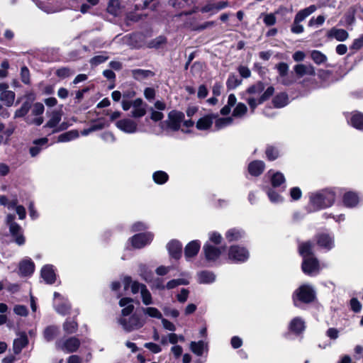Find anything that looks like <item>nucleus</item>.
I'll return each mask as SVG.
<instances>
[{
	"label": "nucleus",
	"mask_w": 363,
	"mask_h": 363,
	"mask_svg": "<svg viewBox=\"0 0 363 363\" xmlns=\"http://www.w3.org/2000/svg\"><path fill=\"white\" fill-rule=\"evenodd\" d=\"M316 10V6L315 5H311L303 10H301L298 11L295 18L296 20V22H301L303 21L306 17H308L310 14L313 13Z\"/></svg>",
	"instance_id": "nucleus-32"
},
{
	"label": "nucleus",
	"mask_w": 363,
	"mask_h": 363,
	"mask_svg": "<svg viewBox=\"0 0 363 363\" xmlns=\"http://www.w3.org/2000/svg\"><path fill=\"white\" fill-rule=\"evenodd\" d=\"M63 330L67 334H72L77 332L78 329L77 323L71 319H67L66 321L63 323Z\"/></svg>",
	"instance_id": "nucleus-34"
},
{
	"label": "nucleus",
	"mask_w": 363,
	"mask_h": 363,
	"mask_svg": "<svg viewBox=\"0 0 363 363\" xmlns=\"http://www.w3.org/2000/svg\"><path fill=\"white\" fill-rule=\"evenodd\" d=\"M119 323L127 332L140 328L144 325V322L136 314L132 315L128 319L121 318Z\"/></svg>",
	"instance_id": "nucleus-6"
},
{
	"label": "nucleus",
	"mask_w": 363,
	"mask_h": 363,
	"mask_svg": "<svg viewBox=\"0 0 363 363\" xmlns=\"http://www.w3.org/2000/svg\"><path fill=\"white\" fill-rule=\"evenodd\" d=\"M349 36L348 33L341 28H333L328 33V38H335L338 41H345Z\"/></svg>",
	"instance_id": "nucleus-22"
},
{
	"label": "nucleus",
	"mask_w": 363,
	"mask_h": 363,
	"mask_svg": "<svg viewBox=\"0 0 363 363\" xmlns=\"http://www.w3.org/2000/svg\"><path fill=\"white\" fill-rule=\"evenodd\" d=\"M298 252L303 259L313 257V244L309 241L301 243L298 246Z\"/></svg>",
	"instance_id": "nucleus-25"
},
{
	"label": "nucleus",
	"mask_w": 363,
	"mask_h": 363,
	"mask_svg": "<svg viewBox=\"0 0 363 363\" xmlns=\"http://www.w3.org/2000/svg\"><path fill=\"white\" fill-rule=\"evenodd\" d=\"M294 72L298 77L308 74L310 76H315V68L311 65L298 64L294 66Z\"/></svg>",
	"instance_id": "nucleus-15"
},
{
	"label": "nucleus",
	"mask_w": 363,
	"mask_h": 363,
	"mask_svg": "<svg viewBox=\"0 0 363 363\" xmlns=\"http://www.w3.org/2000/svg\"><path fill=\"white\" fill-rule=\"evenodd\" d=\"M70 308L71 306L67 303H61L55 307L57 312L63 315L69 313Z\"/></svg>",
	"instance_id": "nucleus-56"
},
{
	"label": "nucleus",
	"mask_w": 363,
	"mask_h": 363,
	"mask_svg": "<svg viewBox=\"0 0 363 363\" xmlns=\"http://www.w3.org/2000/svg\"><path fill=\"white\" fill-rule=\"evenodd\" d=\"M58 333L59 329L57 326L50 325L44 330L43 336L46 341L50 342L55 338Z\"/></svg>",
	"instance_id": "nucleus-31"
},
{
	"label": "nucleus",
	"mask_w": 363,
	"mask_h": 363,
	"mask_svg": "<svg viewBox=\"0 0 363 363\" xmlns=\"http://www.w3.org/2000/svg\"><path fill=\"white\" fill-rule=\"evenodd\" d=\"M284 182H285L284 176L283 175L282 173H281L279 172L274 173L271 178L272 185L274 187L279 186Z\"/></svg>",
	"instance_id": "nucleus-44"
},
{
	"label": "nucleus",
	"mask_w": 363,
	"mask_h": 363,
	"mask_svg": "<svg viewBox=\"0 0 363 363\" xmlns=\"http://www.w3.org/2000/svg\"><path fill=\"white\" fill-rule=\"evenodd\" d=\"M13 311L16 314L21 316H26L28 313L27 308L23 305L16 306L13 308Z\"/></svg>",
	"instance_id": "nucleus-58"
},
{
	"label": "nucleus",
	"mask_w": 363,
	"mask_h": 363,
	"mask_svg": "<svg viewBox=\"0 0 363 363\" xmlns=\"http://www.w3.org/2000/svg\"><path fill=\"white\" fill-rule=\"evenodd\" d=\"M167 250L170 256L178 259L182 256V245L177 240H172L167 244Z\"/></svg>",
	"instance_id": "nucleus-16"
},
{
	"label": "nucleus",
	"mask_w": 363,
	"mask_h": 363,
	"mask_svg": "<svg viewBox=\"0 0 363 363\" xmlns=\"http://www.w3.org/2000/svg\"><path fill=\"white\" fill-rule=\"evenodd\" d=\"M265 86L263 82H257L255 84L249 86L247 89V93L249 94H257L264 91Z\"/></svg>",
	"instance_id": "nucleus-42"
},
{
	"label": "nucleus",
	"mask_w": 363,
	"mask_h": 363,
	"mask_svg": "<svg viewBox=\"0 0 363 363\" xmlns=\"http://www.w3.org/2000/svg\"><path fill=\"white\" fill-rule=\"evenodd\" d=\"M267 194L270 201L273 203H279L283 200L282 197L272 189H269L267 192Z\"/></svg>",
	"instance_id": "nucleus-57"
},
{
	"label": "nucleus",
	"mask_w": 363,
	"mask_h": 363,
	"mask_svg": "<svg viewBox=\"0 0 363 363\" xmlns=\"http://www.w3.org/2000/svg\"><path fill=\"white\" fill-rule=\"evenodd\" d=\"M73 72L68 67H61L56 70L55 74L60 78H66L69 77Z\"/></svg>",
	"instance_id": "nucleus-55"
},
{
	"label": "nucleus",
	"mask_w": 363,
	"mask_h": 363,
	"mask_svg": "<svg viewBox=\"0 0 363 363\" xmlns=\"http://www.w3.org/2000/svg\"><path fill=\"white\" fill-rule=\"evenodd\" d=\"M31 108L30 102L26 101L22 104L21 107L17 109L14 113V118H22L24 117L29 111Z\"/></svg>",
	"instance_id": "nucleus-39"
},
{
	"label": "nucleus",
	"mask_w": 363,
	"mask_h": 363,
	"mask_svg": "<svg viewBox=\"0 0 363 363\" xmlns=\"http://www.w3.org/2000/svg\"><path fill=\"white\" fill-rule=\"evenodd\" d=\"M228 257L235 262H245L249 257V252L245 247L233 245L230 247Z\"/></svg>",
	"instance_id": "nucleus-7"
},
{
	"label": "nucleus",
	"mask_w": 363,
	"mask_h": 363,
	"mask_svg": "<svg viewBox=\"0 0 363 363\" xmlns=\"http://www.w3.org/2000/svg\"><path fill=\"white\" fill-rule=\"evenodd\" d=\"M276 67L278 70L279 77L281 78L280 82L286 86H289L292 84L294 82L293 79H289L287 77L289 72V66L285 62H279L276 65Z\"/></svg>",
	"instance_id": "nucleus-11"
},
{
	"label": "nucleus",
	"mask_w": 363,
	"mask_h": 363,
	"mask_svg": "<svg viewBox=\"0 0 363 363\" xmlns=\"http://www.w3.org/2000/svg\"><path fill=\"white\" fill-rule=\"evenodd\" d=\"M140 275L144 278V279L146 281H148L152 279V273L151 271L148 270L147 267L145 265H140Z\"/></svg>",
	"instance_id": "nucleus-52"
},
{
	"label": "nucleus",
	"mask_w": 363,
	"mask_h": 363,
	"mask_svg": "<svg viewBox=\"0 0 363 363\" xmlns=\"http://www.w3.org/2000/svg\"><path fill=\"white\" fill-rule=\"evenodd\" d=\"M200 250V243L198 240H193L188 243L184 248V255L186 259L195 257Z\"/></svg>",
	"instance_id": "nucleus-20"
},
{
	"label": "nucleus",
	"mask_w": 363,
	"mask_h": 363,
	"mask_svg": "<svg viewBox=\"0 0 363 363\" xmlns=\"http://www.w3.org/2000/svg\"><path fill=\"white\" fill-rule=\"evenodd\" d=\"M203 250L206 259L208 261H215L221 255V250L220 248L213 246L208 243L203 245Z\"/></svg>",
	"instance_id": "nucleus-13"
},
{
	"label": "nucleus",
	"mask_w": 363,
	"mask_h": 363,
	"mask_svg": "<svg viewBox=\"0 0 363 363\" xmlns=\"http://www.w3.org/2000/svg\"><path fill=\"white\" fill-rule=\"evenodd\" d=\"M35 269V264L31 259H23L19 263V272L21 276L31 275Z\"/></svg>",
	"instance_id": "nucleus-17"
},
{
	"label": "nucleus",
	"mask_w": 363,
	"mask_h": 363,
	"mask_svg": "<svg viewBox=\"0 0 363 363\" xmlns=\"http://www.w3.org/2000/svg\"><path fill=\"white\" fill-rule=\"evenodd\" d=\"M204 342L202 340L191 342L190 344L191 350L197 356H201L203 352Z\"/></svg>",
	"instance_id": "nucleus-41"
},
{
	"label": "nucleus",
	"mask_w": 363,
	"mask_h": 363,
	"mask_svg": "<svg viewBox=\"0 0 363 363\" xmlns=\"http://www.w3.org/2000/svg\"><path fill=\"white\" fill-rule=\"evenodd\" d=\"M288 95L286 93H280L272 99V104L275 108H279L288 104Z\"/></svg>",
	"instance_id": "nucleus-28"
},
{
	"label": "nucleus",
	"mask_w": 363,
	"mask_h": 363,
	"mask_svg": "<svg viewBox=\"0 0 363 363\" xmlns=\"http://www.w3.org/2000/svg\"><path fill=\"white\" fill-rule=\"evenodd\" d=\"M80 345V340L76 337H70L65 340L61 339L55 342L56 349L67 353L77 352Z\"/></svg>",
	"instance_id": "nucleus-5"
},
{
	"label": "nucleus",
	"mask_w": 363,
	"mask_h": 363,
	"mask_svg": "<svg viewBox=\"0 0 363 363\" xmlns=\"http://www.w3.org/2000/svg\"><path fill=\"white\" fill-rule=\"evenodd\" d=\"M296 298L301 302L310 303L315 300V292L312 286L304 284L298 287L294 294V301L296 306Z\"/></svg>",
	"instance_id": "nucleus-3"
},
{
	"label": "nucleus",
	"mask_w": 363,
	"mask_h": 363,
	"mask_svg": "<svg viewBox=\"0 0 363 363\" xmlns=\"http://www.w3.org/2000/svg\"><path fill=\"white\" fill-rule=\"evenodd\" d=\"M356 9L350 7L345 14V23L347 25H352L355 20Z\"/></svg>",
	"instance_id": "nucleus-50"
},
{
	"label": "nucleus",
	"mask_w": 363,
	"mask_h": 363,
	"mask_svg": "<svg viewBox=\"0 0 363 363\" xmlns=\"http://www.w3.org/2000/svg\"><path fill=\"white\" fill-rule=\"evenodd\" d=\"M146 106L141 99H137L133 101V110L131 111V116L133 118H140L145 116L146 114Z\"/></svg>",
	"instance_id": "nucleus-14"
},
{
	"label": "nucleus",
	"mask_w": 363,
	"mask_h": 363,
	"mask_svg": "<svg viewBox=\"0 0 363 363\" xmlns=\"http://www.w3.org/2000/svg\"><path fill=\"white\" fill-rule=\"evenodd\" d=\"M28 343V340L26 334H23L20 337L14 340L13 344V350L14 354H19Z\"/></svg>",
	"instance_id": "nucleus-24"
},
{
	"label": "nucleus",
	"mask_w": 363,
	"mask_h": 363,
	"mask_svg": "<svg viewBox=\"0 0 363 363\" xmlns=\"http://www.w3.org/2000/svg\"><path fill=\"white\" fill-rule=\"evenodd\" d=\"M302 270L306 274H312L319 271V262L314 257L305 258L302 263Z\"/></svg>",
	"instance_id": "nucleus-9"
},
{
	"label": "nucleus",
	"mask_w": 363,
	"mask_h": 363,
	"mask_svg": "<svg viewBox=\"0 0 363 363\" xmlns=\"http://www.w3.org/2000/svg\"><path fill=\"white\" fill-rule=\"evenodd\" d=\"M350 124L357 129L363 130V113L358 111L353 112Z\"/></svg>",
	"instance_id": "nucleus-27"
},
{
	"label": "nucleus",
	"mask_w": 363,
	"mask_h": 363,
	"mask_svg": "<svg viewBox=\"0 0 363 363\" xmlns=\"http://www.w3.org/2000/svg\"><path fill=\"white\" fill-rule=\"evenodd\" d=\"M15 215L9 214L6 218V223L9 228V232L13 238L15 242L18 245H23L26 239L22 233L21 227L14 221Z\"/></svg>",
	"instance_id": "nucleus-2"
},
{
	"label": "nucleus",
	"mask_w": 363,
	"mask_h": 363,
	"mask_svg": "<svg viewBox=\"0 0 363 363\" xmlns=\"http://www.w3.org/2000/svg\"><path fill=\"white\" fill-rule=\"evenodd\" d=\"M344 204L347 207H353L358 203L357 195L352 191H349L345 194L343 196Z\"/></svg>",
	"instance_id": "nucleus-30"
},
{
	"label": "nucleus",
	"mask_w": 363,
	"mask_h": 363,
	"mask_svg": "<svg viewBox=\"0 0 363 363\" xmlns=\"http://www.w3.org/2000/svg\"><path fill=\"white\" fill-rule=\"evenodd\" d=\"M131 72L133 77L138 81H140L150 77H153L155 75V73L151 70L141 69H133Z\"/></svg>",
	"instance_id": "nucleus-26"
},
{
	"label": "nucleus",
	"mask_w": 363,
	"mask_h": 363,
	"mask_svg": "<svg viewBox=\"0 0 363 363\" xmlns=\"http://www.w3.org/2000/svg\"><path fill=\"white\" fill-rule=\"evenodd\" d=\"M363 47V35H362L359 38L355 39L350 49L358 50L361 49Z\"/></svg>",
	"instance_id": "nucleus-61"
},
{
	"label": "nucleus",
	"mask_w": 363,
	"mask_h": 363,
	"mask_svg": "<svg viewBox=\"0 0 363 363\" xmlns=\"http://www.w3.org/2000/svg\"><path fill=\"white\" fill-rule=\"evenodd\" d=\"M144 347L150 350L153 353H159L162 350L158 345L153 342H147L144 345Z\"/></svg>",
	"instance_id": "nucleus-64"
},
{
	"label": "nucleus",
	"mask_w": 363,
	"mask_h": 363,
	"mask_svg": "<svg viewBox=\"0 0 363 363\" xmlns=\"http://www.w3.org/2000/svg\"><path fill=\"white\" fill-rule=\"evenodd\" d=\"M141 297L143 303L145 305H150L152 303V296L150 292L147 290L146 286H143L141 290Z\"/></svg>",
	"instance_id": "nucleus-48"
},
{
	"label": "nucleus",
	"mask_w": 363,
	"mask_h": 363,
	"mask_svg": "<svg viewBox=\"0 0 363 363\" xmlns=\"http://www.w3.org/2000/svg\"><path fill=\"white\" fill-rule=\"evenodd\" d=\"M15 99V93L12 91H2L0 94V100L7 106H11Z\"/></svg>",
	"instance_id": "nucleus-33"
},
{
	"label": "nucleus",
	"mask_w": 363,
	"mask_h": 363,
	"mask_svg": "<svg viewBox=\"0 0 363 363\" xmlns=\"http://www.w3.org/2000/svg\"><path fill=\"white\" fill-rule=\"evenodd\" d=\"M290 329L296 333H300L304 329V322L299 318H295L291 321Z\"/></svg>",
	"instance_id": "nucleus-36"
},
{
	"label": "nucleus",
	"mask_w": 363,
	"mask_h": 363,
	"mask_svg": "<svg viewBox=\"0 0 363 363\" xmlns=\"http://www.w3.org/2000/svg\"><path fill=\"white\" fill-rule=\"evenodd\" d=\"M264 23L268 26L274 25L276 23V17L274 14H266L264 18Z\"/></svg>",
	"instance_id": "nucleus-62"
},
{
	"label": "nucleus",
	"mask_w": 363,
	"mask_h": 363,
	"mask_svg": "<svg viewBox=\"0 0 363 363\" xmlns=\"http://www.w3.org/2000/svg\"><path fill=\"white\" fill-rule=\"evenodd\" d=\"M78 137V131L76 130H72L60 135L58 136L57 141L60 143L68 142Z\"/></svg>",
	"instance_id": "nucleus-35"
},
{
	"label": "nucleus",
	"mask_w": 363,
	"mask_h": 363,
	"mask_svg": "<svg viewBox=\"0 0 363 363\" xmlns=\"http://www.w3.org/2000/svg\"><path fill=\"white\" fill-rule=\"evenodd\" d=\"M311 56L312 60L317 65H320L327 60V57L318 50H313Z\"/></svg>",
	"instance_id": "nucleus-43"
},
{
	"label": "nucleus",
	"mask_w": 363,
	"mask_h": 363,
	"mask_svg": "<svg viewBox=\"0 0 363 363\" xmlns=\"http://www.w3.org/2000/svg\"><path fill=\"white\" fill-rule=\"evenodd\" d=\"M242 232L236 229L229 230L225 235L229 242L238 240L242 238Z\"/></svg>",
	"instance_id": "nucleus-45"
},
{
	"label": "nucleus",
	"mask_w": 363,
	"mask_h": 363,
	"mask_svg": "<svg viewBox=\"0 0 363 363\" xmlns=\"http://www.w3.org/2000/svg\"><path fill=\"white\" fill-rule=\"evenodd\" d=\"M216 116L213 115H207L201 118L196 123V127L200 130H205L209 129L212 124L213 120Z\"/></svg>",
	"instance_id": "nucleus-23"
},
{
	"label": "nucleus",
	"mask_w": 363,
	"mask_h": 363,
	"mask_svg": "<svg viewBox=\"0 0 363 363\" xmlns=\"http://www.w3.org/2000/svg\"><path fill=\"white\" fill-rule=\"evenodd\" d=\"M317 244L324 248L330 250L333 245V239L326 233H321L316 236Z\"/></svg>",
	"instance_id": "nucleus-21"
},
{
	"label": "nucleus",
	"mask_w": 363,
	"mask_h": 363,
	"mask_svg": "<svg viewBox=\"0 0 363 363\" xmlns=\"http://www.w3.org/2000/svg\"><path fill=\"white\" fill-rule=\"evenodd\" d=\"M265 164L261 160H255L251 162L248 165L249 173L254 177L259 176L264 171Z\"/></svg>",
	"instance_id": "nucleus-18"
},
{
	"label": "nucleus",
	"mask_w": 363,
	"mask_h": 363,
	"mask_svg": "<svg viewBox=\"0 0 363 363\" xmlns=\"http://www.w3.org/2000/svg\"><path fill=\"white\" fill-rule=\"evenodd\" d=\"M152 237L150 233L136 234L131 239L132 245L135 248H142L151 242Z\"/></svg>",
	"instance_id": "nucleus-8"
},
{
	"label": "nucleus",
	"mask_w": 363,
	"mask_h": 363,
	"mask_svg": "<svg viewBox=\"0 0 363 363\" xmlns=\"http://www.w3.org/2000/svg\"><path fill=\"white\" fill-rule=\"evenodd\" d=\"M266 155L269 160H274L279 156V152L272 146L267 147L266 150Z\"/></svg>",
	"instance_id": "nucleus-53"
},
{
	"label": "nucleus",
	"mask_w": 363,
	"mask_h": 363,
	"mask_svg": "<svg viewBox=\"0 0 363 363\" xmlns=\"http://www.w3.org/2000/svg\"><path fill=\"white\" fill-rule=\"evenodd\" d=\"M247 108L243 103H238L233 110V116L235 117H242L247 112Z\"/></svg>",
	"instance_id": "nucleus-47"
},
{
	"label": "nucleus",
	"mask_w": 363,
	"mask_h": 363,
	"mask_svg": "<svg viewBox=\"0 0 363 363\" xmlns=\"http://www.w3.org/2000/svg\"><path fill=\"white\" fill-rule=\"evenodd\" d=\"M44 106L41 103H35L32 110V114L34 116H40L44 111Z\"/></svg>",
	"instance_id": "nucleus-60"
},
{
	"label": "nucleus",
	"mask_w": 363,
	"mask_h": 363,
	"mask_svg": "<svg viewBox=\"0 0 363 363\" xmlns=\"http://www.w3.org/2000/svg\"><path fill=\"white\" fill-rule=\"evenodd\" d=\"M107 11L109 13L117 16L119 11V3L116 0H111L108 3Z\"/></svg>",
	"instance_id": "nucleus-49"
},
{
	"label": "nucleus",
	"mask_w": 363,
	"mask_h": 363,
	"mask_svg": "<svg viewBox=\"0 0 363 363\" xmlns=\"http://www.w3.org/2000/svg\"><path fill=\"white\" fill-rule=\"evenodd\" d=\"M62 113L60 111H53L50 119L47 122L44 127L55 128L61 121Z\"/></svg>",
	"instance_id": "nucleus-37"
},
{
	"label": "nucleus",
	"mask_w": 363,
	"mask_h": 363,
	"mask_svg": "<svg viewBox=\"0 0 363 363\" xmlns=\"http://www.w3.org/2000/svg\"><path fill=\"white\" fill-rule=\"evenodd\" d=\"M274 92V89L273 86H269L266 91L261 95L258 101H257L255 98H249L247 99V103L251 108L252 112H254V110L257 107V104H262L265 101L268 100Z\"/></svg>",
	"instance_id": "nucleus-10"
},
{
	"label": "nucleus",
	"mask_w": 363,
	"mask_h": 363,
	"mask_svg": "<svg viewBox=\"0 0 363 363\" xmlns=\"http://www.w3.org/2000/svg\"><path fill=\"white\" fill-rule=\"evenodd\" d=\"M152 179L156 184H163L167 182L169 176L165 172L157 171L153 173Z\"/></svg>",
	"instance_id": "nucleus-38"
},
{
	"label": "nucleus",
	"mask_w": 363,
	"mask_h": 363,
	"mask_svg": "<svg viewBox=\"0 0 363 363\" xmlns=\"http://www.w3.org/2000/svg\"><path fill=\"white\" fill-rule=\"evenodd\" d=\"M41 277L47 284H52L55 281L56 277L52 265H45L41 269Z\"/></svg>",
	"instance_id": "nucleus-19"
},
{
	"label": "nucleus",
	"mask_w": 363,
	"mask_h": 363,
	"mask_svg": "<svg viewBox=\"0 0 363 363\" xmlns=\"http://www.w3.org/2000/svg\"><path fill=\"white\" fill-rule=\"evenodd\" d=\"M242 82V79H239L238 76L234 74H230L226 82L228 89H234L238 86Z\"/></svg>",
	"instance_id": "nucleus-40"
},
{
	"label": "nucleus",
	"mask_w": 363,
	"mask_h": 363,
	"mask_svg": "<svg viewBox=\"0 0 363 363\" xmlns=\"http://www.w3.org/2000/svg\"><path fill=\"white\" fill-rule=\"evenodd\" d=\"M184 117L183 112L173 110L168 113V119L162 122L160 126L162 128H164V126L166 125L167 128L177 131L180 129L181 123L184 121Z\"/></svg>",
	"instance_id": "nucleus-4"
},
{
	"label": "nucleus",
	"mask_w": 363,
	"mask_h": 363,
	"mask_svg": "<svg viewBox=\"0 0 363 363\" xmlns=\"http://www.w3.org/2000/svg\"><path fill=\"white\" fill-rule=\"evenodd\" d=\"M189 291L188 289H182L181 290V292L180 294H179L177 297V300L180 302V303H184L186 301L187 298H188V296H189Z\"/></svg>",
	"instance_id": "nucleus-63"
},
{
	"label": "nucleus",
	"mask_w": 363,
	"mask_h": 363,
	"mask_svg": "<svg viewBox=\"0 0 363 363\" xmlns=\"http://www.w3.org/2000/svg\"><path fill=\"white\" fill-rule=\"evenodd\" d=\"M350 307L354 312L358 313L361 311L362 304L357 298H352L350 300Z\"/></svg>",
	"instance_id": "nucleus-59"
},
{
	"label": "nucleus",
	"mask_w": 363,
	"mask_h": 363,
	"mask_svg": "<svg viewBox=\"0 0 363 363\" xmlns=\"http://www.w3.org/2000/svg\"><path fill=\"white\" fill-rule=\"evenodd\" d=\"M335 199V194L331 191H321L310 196V202L314 211L331 206Z\"/></svg>",
	"instance_id": "nucleus-1"
},
{
	"label": "nucleus",
	"mask_w": 363,
	"mask_h": 363,
	"mask_svg": "<svg viewBox=\"0 0 363 363\" xmlns=\"http://www.w3.org/2000/svg\"><path fill=\"white\" fill-rule=\"evenodd\" d=\"M233 118L231 117L221 118L216 120L215 126L217 129H220L226 125L231 124Z\"/></svg>",
	"instance_id": "nucleus-51"
},
{
	"label": "nucleus",
	"mask_w": 363,
	"mask_h": 363,
	"mask_svg": "<svg viewBox=\"0 0 363 363\" xmlns=\"http://www.w3.org/2000/svg\"><path fill=\"white\" fill-rule=\"evenodd\" d=\"M143 311L144 313L148 315L150 317L156 318L158 319L162 318V313L156 308H154V307L143 308Z\"/></svg>",
	"instance_id": "nucleus-46"
},
{
	"label": "nucleus",
	"mask_w": 363,
	"mask_h": 363,
	"mask_svg": "<svg viewBox=\"0 0 363 363\" xmlns=\"http://www.w3.org/2000/svg\"><path fill=\"white\" fill-rule=\"evenodd\" d=\"M21 79L24 84H30V72L26 66H23L21 67Z\"/></svg>",
	"instance_id": "nucleus-54"
},
{
	"label": "nucleus",
	"mask_w": 363,
	"mask_h": 363,
	"mask_svg": "<svg viewBox=\"0 0 363 363\" xmlns=\"http://www.w3.org/2000/svg\"><path fill=\"white\" fill-rule=\"evenodd\" d=\"M116 126L120 130L128 133H135L138 129L137 123L134 121L129 118L118 121L116 122Z\"/></svg>",
	"instance_id": "nucleus-12"
},
{
	"label": "nucleus",
	"mask_w": 363,
	"mask_h": 363,
	"mask_svg": "<svg viewBox=\"0 0 363 363\" xmlns=\"http://www.w3.org/2000/svg\"><path fill=\"white\" fill-rule=\"evenodd\" d=\"M199 282L200 284L212 283L216 279V276L212 272L202 271L198 274Z\"/></svg>",
	"instance_id": "nucleus-29"
}]
</instances>
